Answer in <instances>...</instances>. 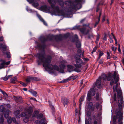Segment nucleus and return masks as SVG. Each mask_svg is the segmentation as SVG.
Instances as JSON below:
<instances>
[{"label": "nucleus", "instance_id": "nucleus-52", "mask_svg": "<svg viewBox=\"0 0 124 124\" xmlns=\"http://www.w3.org/2000/svg\"><path fill=\"white\" fill-rule=\"evenodd\" d=\"M47 39L50 40H52L53 38L52 37L50 36L48 37Z\"/></svg>", "mask_w": 124, "mask_h": 124}, {"label": "nucleus", "instance_id": "nucleus-14", "mask_svg": "<svg viewBox=\"0 0 124 124\" xmlns=\"http://www.w3.org/2000/svg\"><path fill=\"white\" fill-rule=\"evenodd\" d=\"M62 102L64 106L67 105L69 102L68 99L66 98H64L62 100Z\"/></svg>", "mask_w": 124, "mask_h": 124}, {"label": "nucleus", "instance_id": "nucleus-5", "mask_svg": "<svg viewBox=\"0 0 124 124\" xmlns=\"http://www.w3.org/2000/svg\"><path fill=\"white\" fill-rule=\"evenodd\" d=\"M81 54L79 55L78 54H76L74 56L75 61L76 63L74 64V66L76 68H81L82 66L85 64L83 60L80 58Z\"/></svg>", "mask_w": 124, "mask_h": 124}, {"label": "nucleus", "instance_id": "nucleus-64", "mask_svg": "<svg viewBox=\"0 0 124 124\" xmlns=\"http://www.w3.org/2000/svg\"><path fill=\"white\" fill-rule=\"evenodd\" d=\"M99 106V104L98 103H97L96 105V107L97 109H98Z\"/></svg>", "mask_w": 124, "mask_h": 124}, {"label": "nucleus", "instance_id": "nucleus-45", "mask_svg": "<svg viewBox=\"0 0 124 124\" xmlns=\"http://www.w3.org/2000/svg\"><path fill=\"white\" fill-rule=\"evenodd\" d=\"M97 47L96 46L95 47H94L93 48L92 51L91 52L92 54H93L94 52H95L96 50H97Z\"/></svg>", "mask_w": 124, "mask_h": 124}, {"label": "nucleus", "instance_id": "nucleus-24", "mask_svg": "<svg viewBox=\"0 0 124 124\" xmlns=\"http://www.w3.org/2000/svg\"><path fill=\"white\" fill-rule=\"evenodd\" d=\"M40 39L41 43H44L47 40V39L44 37H42Z\"/></svg>", "mask_w": 124, "mask_h": 124}, {"label": "nucleus", "instance_id": "nucleus-1", "mask_svg": "<svg viewBox=\"0 0 124 124\" xmlns=\"http://www.w3.org/2000/svg\"><path fill=\"white\" fill-rule=\"evenodd\" d=\"M37 56L39 59V60L37 61L38 65H39L42 63H43V66L46 69H48L49 70H55L60 72H63V69L65 67V65L63 64L60 65V68L58 66L56 65H53L50 64V63L51 62V57L50 56H48L47 58H46V54L44 50L40 53H38L37 55Z\"/></svg>", "mask_w": 124, "mask_h": 124}, {"label": "nucleus", "instance_id": "nucleus-62", "mask_svg": "<svg viewBox=\"0 0 124 124\" xmlns=\"http://www.w3.org/2000/svg\"><path fill=\"white\" fill-rule=\"evenodd\" d=\"M111 49L112 50L114 51V52H115L116 49H115V47H114L112 46Z\"/></svg>", "mask_w": 124, "mask_h": 124}, {"label": "nucleus", "instance_id": "nucleus-7", "mask_svg": "<svg viewBox=\"0 0 124 124\" xmlns=\"http://www.w3.org/2000/svg\"><path fill=\"white\" fill-rule=\"evenodd\" d=\"M101 77H99V78L97 80L95 85H93V86H94V87H95L96 89L97 88H100L101 84Z\"/></svg>", "mask_w": 124, "mask_h": 124}, {"label": "nucleus", "instance_id": "nucleus-40", "mask_svg": "<svg viewBox=\"0 0 124 124\" xmlns=\"http://www.w3.org/2000/svg\"><path fill=\"white\" fill-rule=\"evenodd\" d=\"M94 98L96 99L97 100H98L99 99V93H97L96 94V97H94Z\"/></svg>", "mask_w": 124, "mask_h": 124}, {"label": "nucleus", "instance_id": "nucleus-20", "mask_svg": "<svg viewBox=\"0 0 124 124\" xmlns=\"http://www.w3.org/2000/svg\"><path fill=\"white\" fill-rule=\"evenodd\" d=\"M78 37L77 35H75L74 36V38L72 39V41L74 42L76 40V41L78 40Z\"/></svg>", "mask_w": 124, "mask_h": 124}, {"label": "nucleus", "instance_id": "nucleus-32", "mask_svg": "<svg viewBox=\"0 0 124 124\" xmlns=\"http://www.w3.org/2000/svg\"><path fill=\"white\" fill-rule=\"evenodd\" d=\"M43 117V114H40L38 115L37 116V118L38 119H39L41 118H42Z\"/></svg>", "mask_w": 124, "mask_h": 124}, {"label": "nucleus", "instance_id": "nucleus-56", "mask_svg": "<svg viewBox=\"0 0 124 124\" xmlns=\"http://www.w3.org/2000/svg\"><path fill=\"white\" fill-rule=\"evenodd\" d=\"M85 124H89V121L87 119L85 120Z\"/></svg>", "mask_w": 124, "mask_h": 124}, {"label": "nucleus", "instance_id": "nucleus-4", "mask_svg": "<svg viewBox=\"0 0 124 124\" xmlns=\"http://www.w3.org/2000/svg\"><path fill=\"white\" fill-rule=\"evenodd\" d=\"M116 115L113 116V124H116L117 119H118V124H123V109H116Z\"/></svg>", "mask_w": 124, "mask_h": 124}, {"label": "nucleus", "instance_id": "nucleus-22", "mask_svg": "<svg viewBox=\"0 0 124 124\" xmlns=\"http://www.w3.org/2000/svg\"><path fill=\"white\" fill-rule=\"evenodd\" d=\"M5 110V108L3 106L1 105L0 106V112H3Z\"/></svg>", "mask_w": 124, "mask_h": 124}, {"label": "nucleus", "instance_id": "nucleus-12", "mask_svg": "<svg viewBox=\"0 0 124 124\" xmlns=\"http://www.w3.org/2000/svg\"><path fill=\"white\" fill-rule=\"evenodd\" d=\"M63 39V36L61 35H59L56 36L55 38V40L57 41L61 40Z\"/></svg>", "mask_w": 124, "mask_h": 124}, {"label": "nucleus", "instance_id": "nucleus-10", "mask_svg": "<svg viewBox=\"0 0 124 124\" xmlns=\"http://www.w3.org/2000/svg\"><path fill=\"white\" fill-rule=\"evenodd\" d=\"M13 97L15 100L17 102L20 103H22L23 102V101L21 96H14Z\"/></svg>", "mask_w": 124, "mask_h": 124}, {"label": "nucleus", "instance_id": "nucleus-38", "mask_svg": "<svg viewBox=\"0 0 124 124\" xmlns=\"http://www.w3.org/2000/svg\"><path fill=\"white\" fill-rule=\"evenodd\" d=\"M79 68H76L74 69L73 70L78 72H80L81 71V70L79 69Z\"/></svg>", "mask_w": 124, "mask_h": 124}, {"label": "nucleus", "instance_id": "nucleus-55", "mask_svg": "<svg viewBox=\"0 0 124 124\" xmlns=\"http://www.w3.org/2000/svg\"><path fill=\"white\" fill-rule=\"evenodd\" d=\"M116 93H115L114 94V101H116Z\"/></svg>", "mask_w": 124, "mask_h": 124}, {"label": "nucleus", "instance_id": "nucleus-17", "mask_svg": "<svg viewBox=\"0 0 124 124\" xmlns=\"http://www.w3.org/2000/svg\"><path fill=\"white\" fill-rule=\"evenodd\" d=\"M33 110L31 107H29L27 110V112L29 115H30L32 113Z\"/></svg>", "mask_w": 124, "mask_h": 124}, {"label": "nucleus", "instance_id": "nucleus-25", "mask_svg": "<svg viewBox=\"0 0 124 124\" xmlns=\"http://www.w3.org/2000/svg\"><path fill=\"white\" fill-rule=\"evenodd\" d=\"M67 67H68V69L69 72H71V71L70 70H72L73 68V67L71 65H68Z\"/></svg>", "mask_w": 124, "mask_h": 124}, {"label": "nucleus", "instance_id": "nucleus-33", "mask_svg": "<svg viewBox=\"0 0 124 124\" xmlns=\"http://www.w3.org/2000/svg\"><path fill=\"white\" fill-rule=\"evenodd\" d=\"M59 4L61 6H63L64 5V2L62 0H59L58 2Z\"/></svg>", "mask_w": 124, "mask_h": 124}, {"label": "nucleus", "instance_id": "nucleus-2", "mask_svg": "<svg viewBox=\"0 0 124 124\" xmlns=\"http://www.w3.org/2000/svg\"><path fill=\"white\" fill-rule=\"evenodd\" d=\"M113 77V79H112L110 82V84L112 86L115 85L113 86V90L114 93L115 92H117V97L118 100V107L116 109H123V106L124 105L123 97L122 96V92L121 89L118 88V84L117 82L119 80L118 74L116 71H115L113 75V74L109 73L108 74L107 79L108 81H110Z\"/></svg>", "mask_w": 124, "mask_h": 124}, {"label": "nucleus", "instance_id": "nucleus-11", "mask_svg": "<svg viewBox=\"0 0 124 124\" xmlns=\"http://www.w3.org/2000/svg\"><path fill=\"white\" fill-rule=\"evenodd\" d=\"M93 86V88H91L88 93H89L93 96H94L95 95V90H98V89H97V88H96V89L94 87V86Z\"/></svg>", "mask_w": 124, "mask_h": 124}, {"label": "nucleus", "instance_id": "nucleus-39", "mask_svg": "<svg viewBox=\"0 0 124 124\" xmlns=\"http://www.w3.org/2000/svg\"><path fill=\"white\" fill-rule=\"evenodd\" d=\"M86 115L88 117H91V114L90 111L87 112L86 114Z\"/></svg>", "mask_w": 124, "mask_h": 124}, {"label": "nucleus", "instance_id": "nucleus-41", "mask_svg": "<svg viewBox=\"0 0 124 124\" xmlns=\"http://www.w3.org/2000/svg\"><path fill=\"white\" fill-rule=\"evenodd\" d=\"M84 96H82L80 98L79 102L80 103H81L84 100Z\"/></svg>", "mask_w": 124, "mask_h": 124}, {"label": "nucleus", "instance_id": "nucleus-16", "mask_svg": "<svg viewBox=\"0 0 124 124\" xmlns=\"http://www.w3.org/2000/svg\"><path fill=\"white\" fill-rule=\"evenodd\" d=\"M46 45L45 44L43 43L41 45L40 44H38L37 45V46L40 49H44L46 47Z\"/></svg>", "mask_w": 124, "mask_h": 124}, {"label": "nucleus", "instance_id": "nucleus-48", "mask_svg": "<svg viewBox=\"0 0 124 124\" xmlns=\"http://www.w3.org/2000/svg\"><path fill=\"white\" fill-rule=\"evenodd\" d=\"M73 29H80V26H75L74 27Z\"/></svg>", "mask_w": 124, "mask_h": 124}, {"label": "nucleus", "instance_id": "nucleus-26", "mask_svg": "<svg viewBox=\"0 0 124 124\" xmlns=\"http://www.w3.org/2000/svg\"><path fill=\"white\" fill-rule=\"evenodd\" d=\"M93 103L92 102H89L88 106V108L89 109H90L93 106Z\"/></svg>", "mask_w": 124, "mask_h": 124}, {"label": "nucleus", "instance_id": "nucleus-23", "mask_svg": "<svg viewBox=\"0 0 124 124\" xmlns=\"http://www.w3.org/2000/svg\"><path fill=\"white\" fill-rule=\"evenodd\" d=\"M29 92L31 93L34 96H35L37 94V92L32 90H31L29 91Z\"/></svg>", "mask_w": 124, "mask_h": 124}, {"label": "nucleus", "instance_id": "nucleus-49", "mask_svg": "<svg viewBox=\"0 0 124 124\" xmlns=\"http://www.w3.org/2000/svg\"><path fill=\"white\" fill-rule=\"evenodd\" d=\"M97 122L96 120H94L92 122V123L90 124H97Z\"/></svg>", "mask_w": 124, "mask_h": 124}, {"label": "nucleus", "instance_id": "nucleus-51", "mask_svg": "<svg viewBox=\"0 0 124 124\" xmlns=\"http://www.w3.org/2000/svg\"><path fill=\"white\" fill-rule=\"evenodd\" d=\"M45 120H46V119H45V118H44L43 119H41L40 121H39V122H42V123H43V122H45Z\"/></svg>", "mask_w": 124, "mask_h": 124}, {"label": "nucleus", "instance_id": "nucleus-53", "mask_svg": "<svg viewBox=\"0 0 124 124\" xmlns=\"http://www.w3.org/2000/svg\"><path fill=\"white\" fill-rule=\"evenodd\" d=\"M103 61L102 59H101L100 60V61L99 62V63L100 64H102L103 63Z\"/></svg>", "mask_w": 124, "mask_h": 124}, {"label": "nucleus", "instance_id": "nucleus-43", "mask_svg": "<svg viewBox=\"0 0 124 124\" xmlns=\"http://www.w3.org/2000/svg\"><path fill=\"white\" fill-rule=\"evenodd\" d=\"M6 54L7 55V57L8 58H10L11 57V56L10 55V54L9 52H7L6 53Z\"/></svg>", "mask_w": 124, "mask_h": 124}, {"label": "nucleus", "instance_id": "nucleus-28", "mask_svg": "<svg viewBox=\"0 0 124 124\" xmlns=\"http://www.w3.org/2000/svg\"><path fill=\"white\" fill-rule=\"evenodd\" d=\"M7 118H8L7 119L8 123L9 124H10L12 122V118L10 116H9Z\"/></svg>", "mask_w": 124, "mask_h": 124}, {"label": "nucleus", "instance_id": "nucleus-29", "mask_svg": "<svg viewBox=\"0 0 124 124\" xmlns=\"http://www.w3.org/2000/svg\"><path fill=\"white\" fill-rule=\"evenodd\" d=\"M39 112L38 111H34L33 113V115L32 116L33 117H35L36 116H37Z\"/></svg>", "mask_w": 124, "mask_h": 124}, {"label": "nucleus", "instance_id": "nucleus-44", "mask_svg": "<svg viewBox=\"0 0 124 124\" xmlns=\"http://www.w3.org/2000/svg\"><path fill=\"white\" fill-rule=\"evenodd\" d=\"M2 48L3 50V51H5L6 50L7 46L6 45H4L2 47Z\"/></svg>", "mask_w": 124, "mask_h": 124}, {"label": "nucleus", "instance_id": "nucleus-31", "mask_svg": "<svg viewBox=\"0 0 124 124\" xmlns=\"http://www.w3.org/2000/svg\"><path fill=\"white\" fill-rule=\"evenodd\" d=\"M4 118L2 115L1 116L0 119V124H3L4 122Z\"/></svg>", "mask_w": 124, "mask_h": 124}, {"label": "nucleus", "instance_id": "nucleus-21", "mask_svg": "<svg viewBox=\"0 0 124 124\" xmlns=\"http://www.w3.org/2000/svg\"><path fill=\"white\" fill-rule=\"evenodd\" d=\"M91 95L88 93L87 97V101H90L91 99Z\"/></svg>", "mask_w": 124, "mask_h": 124}, {"label": "nucleus", "instance_id": "nucleus-61", "mask_svg": "<svg viewBox=\"0 0 124 124\" xmlns=\"http://www.w3.org/2000/svg\"><path fill=\"white\" fill-rule=\"evenodd\" d=\"M73 76H71L69 78V79L70 81L71 79H72L73 78Z\"/></svg>", "mask_w": 124, "mask_h": 124}, {"label": "nucleus", "instance_id": "nucleus-63", "mask_svg": "<svg viewBox=\"0 0 124 124\" xmlns=\"http://www.w3.org/2000/svg\"><path fill=\"white\" fill-rule=\"evenodd\" d=\"M78 53H81L82 51L80 49H78L77 51Z\"/></svg>", "mask_w": 124, "mask_h": 124}, {"label": "nucleus", "instance_id": "nucleus-6", "mask_svg": "<svg viewBox=\"0 0 124 124\" xmlns=\"http://www.w3.org/2000/svg\"><path fill=\"white\" fill-rule=\"evenodd\" d=\"M0 62L1 63L0 64V69H2L5 68L7 67V66H6L5 65H9L10 62L8 61L6 62L5 60L2 59H0Z\"/></svg>", "mask_w": 124, "mask_h": 124}, {"label": "nucleus", "instance_id": "nucleus-36", "mask_svg": "<svg viewBox=\"0 0 124 124\" xmlns=\"http://www.w3.org/2000/svg\"><path fill=\"white\" fill-rule=\"evenodd\" d=\"M39 19L41 21H42V22L46 26H47V24L45 22V21H44V20L42 18H41V19Z\"/></svg>", "mask_w": 124, "mask_h": 124}, {"label": "nucleus", "instance_id": "nucleus-18", "mask_svg": "<svg viewBox=\"0 0 124 124\" xmlns=\"http://www.w3.org/2000/svg\"><path fill=\"white\" fill-rule=\"evenodd\" d=\"M76 47L78 48H80L81 46V43L79 40H77L76 41Z\"/></svg>", "mask_w": 124, "mask_h": 124}, {"label": "nucleus", "instance_id": "nucleus-37", "mask_svg": "<svg viewBox=\"0 0 124 124\" xmlns=\"http://www.w3.org/2000/svg\"><path fill=\"white\" fill-rule=\"evenodd\" d=\"M39 19L41 21H42V22L46 26H47V24L45 22V21H44V20L42 18H41V19Z\"/></svg>", "mask_w": 124, "mask_h": 124}, {"label": "nucleus", "instance_id": "nucleus-27", "mask_svg": "<svg viewBox=\"0 0 124 124\" xmlns=\"http://www.w3.org/2000/svg\"><path fill=\"white\" fill-rule=\"evenodd\" d=\"M12 76V75H9L8 76L6 77H5L4 78H2V79L4 81H6L10 77Z\"/></svg>", "mask_w": 124, "mask_h": 124}, {"label": "nucleus", "instance_id": "nucleus-13", "mask_svg": "<svg viewBox=\"0 0 124 124\" xmlns=\"http://www.w3.org/2000/svg\"><path fill=\"white\" fill-rule=\"evenodd\" d=\"M20 111L19 110H16L14 111V114L16 116V117L17 118H19L20 116Z\"/></svg>", "mask_w": 124, "mask_h": 124}, {"label": "nucleus", "instance_id": "nucleus-3", "mask_svg": "<svg viewBox=\"0 0 124 124\" xmlns=\"http://www.w3.org/2000/svg\"><path fill=\"white\" fill-rule=\"evenodd\" d=\"M48 2L51 4L52 10L51 11V8L45 5L42 6L40 8L41 10L46 13L51 12L54 14L60 15L63 16L65 15L64 12L62 10H60L58 6H55L56 4V2L55 0H48Z\"/></svg>", "mask_w": 124, "mask_h": 124}, {"label": "nucleus", "instance_id": "nucleus-54", "mask_svg": "<svg viewBox=\"0 0 124 124\" xmlns=\"http://www.w3.org/2000/svg\"><path fill=\"white\" fill-rule=\"evenodd\" d=\"M99 52V55L100 56H101L103 55V53L101 51H100Z\"/></svg>", "mask_w": 124, "mask_h": 124}, {"label": "nucleus", "instance_id": "nucleus-9", "mask_svg": "<svg viewBox=\"0 0 124 124\" xmlns=\"http://www.w3.org/2000/svg\"><path fill=\"white\" fill-rule=\"evenodd\" d=\"M79 30L82 34L85 35H87L89 31V30H86V28L84 27L80 28Z\"/></svg>", "mask_w": 124, "mask_h": 124}, {"label": "nucleus", "instance_id": "nucleus-30", "mask_svg": "<svg viewBox=\"0 0 124 124\" xmlns=\"http://www.w3.org/2000/svg\"><path fill=\"white\" fill-rule=\"evenodd\" d=\"M102 78L103 80H106L107 77V75L105 74H103L101 75Z\"/></svg>", "mask_w": 124, "mask_h": 124}, {"label": "nucleus", "instance_id": "nucleus-46", "mask_svg": "<svg viewBox=\"0 0 124 124\" xmlns=\"http://www.w3.org/2000/svg\"><path fill=\"white\" fill-rule=\"evenodd\" d=\"M69 36V34H64L63 36V38H68Z\"/></svg>", "mask_w": 124, "mask_h": 124}, {"label": "nucleus", "instance_id": "nucleus-19", "mask_svg": "<svg viewBox=\"0 0 124 124\" xmlns=\"http://www.w3.org/2000/svg\"><path fill=\"white\" fill-rule=\"evenodd\" d=\"M17 78L16 77H15L14 78H12L10 80L11 83L13 84L16 83L15 81L17 80Z\"/></svg>", "mask_w": 124, "mask_h": 124}, {"label": "nucleus", "instance_id": "nucleus-57", "mask_svg": "<svg viewBox=\"0 0 124 124\" xmlns=\"http://www.w3.org/2000/svg\"><path fill=\"white\" fill-rule=\"evenodd\" d=\"M3 38L2 36L0 37V42L3 41Z\"/></svg>", "mask_w": 124, "mask_h": 124}, {"label": "nucleus", "instance_id": "nucleus-59", "mask_svg": "<svg viewBox=\"0 0 124 124\" xmlns=\"http://www.w3.org/2000/svg\"><path fill=\"white\" fill-rule=\"evenodd\" d=\"M12 118V121L14 123H15L16 121V119L15 118Z\"/></svg>", "mask_w": 124, "mask_h": 124}, {"label": "nucleus", "instance_id": "nucleus-50", "mask_svg": "<svg viewBox=\"0 0 124 124\" xmlns=\"http://www.w3.org/2000/svg\"><path fill=\"white\" fill-rule=\"evenodd\" d=\"M20 84L24 86L25 87L27 86V85L25 83L22 82H20Z\"/></svg>", "mask_w": 124, "mask_h": 124}, {"label": "nucleus", "instance_id": "nucleus-47", "mask_svg": "<svg viewBox=\"0 0 124 124\" xmlns=\"http://www.w3.org/2000/svg\"><path fill=\"white\" fill-rule=\"evenodd\" d=\"M99 36L100 35L99 34H97V35L96 36L97 38L96 42L97 41L98 42L99 41Z\"/></svg>", "mask_w": 124, "mask_h": 124}, {"label": "nucleus", "instance_id": "nucleus-34", "mask_svg": "<svg viewBox=\"0 0 124 124\" xmlns=\"http://www.w3.org/2000/svg\"><path fill=\"white\" fill-rule=\"evenodd\" d=\"M25 123H27L29 121V118L28 117H25L23 119Z\"/></svg>", "mask_w": 124, "mask_h": 124}, {"label": "nucleus", "instance_id": "nucleus-15", "mask_svg": "<svg viewBox=\"0 0 124 124\" xmlns=\"http://www.w3.org/2000/svg\"><path fill=\"white\" fill-rule=\"evenodd\" d=\"M10 112V111L8 110H6L4 114V117L5 118L7 119L9 117V114Z\"/></svg>", "mask_w": 124, "mask_h": 124}, {"label": "nucleus", "instance_id": "nucleus-35", "mask_svg": "<svg viewBox=\"0 0 124 124\" xmlns=\"http://www.w3.org/2000/svg\"><path fill=\"white\" fill-rule=\"evenodd\" d=\"M39 19L41 21H42V22L46 26H47V24L45 22V21H44V20L42 18H41V19Z\"/></svg>", "mask_w": 124, "mask_h": 124}, {"label": "nucleus", "instance_id": "nucleus-8", "mask_svg": "<svg viewBox=\"0 0 124 124\" xmlns=\"http://www.w3.org/2000/svg\"><path fill=\"white\" fill-rule=\"evenodd\" d=\"M40 79L37 77H32L29 76H27L26 79V81L27 83L32 81H39Z\"/></svg>", "mask_w": 124, "mask_h": 124}, {"label": "nucleus", "instance_id": "nucleus-60", "mask_svg": "<svg viewBox=\"0 0 124 124\" xmlns=\"http://www.w3.org/2000/svg\"><path fill=\"white\" fill-rule=\"evenodd\" d=\"M107 36L106 34H105L103 38V40L105 41H106L107 39Z\"/></svg>", "mask_w": 124, "mask_h": 124}, {"label": "nucleus", "instance_id": "nucleus-42", "mask_svg": "<svg viewBox=\"0 0 124 124\" xmlns=\"http://www.w3.org/2000/svg\"><path fill=\"white\" fill-rule=\"evenodd\" d=\"M0 91L2 93V94L4 95L6 97H7L8 96V95L7 94V93L4 91H2L0 89Z\"/></svg>", "mask_w": 124, "mask_h": 124}, {"label": "nucleus", "instance_id": "nucleus-58", "mask_svg": "<svg viewBox=\"0 0 124 124\" xmlns=\"http://www.w3.org/2000/svg\"><path fill=\"white\" fill-rule=\"evenodd\" d=\"M93 37V35L92 34L91 35H89V34L88 35V39H90L91 37Z\"/></svg>", "mask_w": 124, "mask_h": 124}]
</instances>
